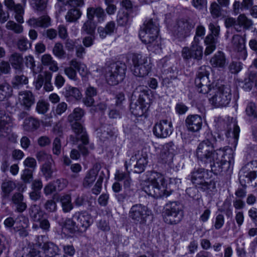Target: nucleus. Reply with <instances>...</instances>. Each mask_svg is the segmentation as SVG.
Returning <instances> with one entry per match:
<instances>
[{
  "label": "nucleus",
  "instance_id": "1",
  "mask_svg": "<svg viewBox=\"0 0 257 257\" xmlns=\"http://www.w3.org/2000/svg\"><path fill=\"white\" fill-rule=\"evenodd\" d=\"M234 163L233 152L232 149L226 147L214 150L212 162L209 166L215 174L227 171Z\"/></svg>",
  "mask_w": 257,
  "mask_h": 257
},
{
  "label": "nucleus",
  "instance_id": "2",
  "mask_svg": "<svg viewBox=\"0 0 257 257\" xmlns=\"http://www.w3.org/2000/svg\"><path fill=\"white\" fill-rule=\"evenodd\" d=\"M159 29L158 24L152 19L146 21L139 33L143 43L148 45V49L155 51L161 49V42L158 37Z\"/></svg>",
  "mask_w": 257,
  "mask_h": 257
},
{
  "label": "nucleus",
  "instance_id": "3",
  "mask_svg": "<svg viewBox=\"0 0 257 257\" xmlns=\"http://www.w3.org/2000/svg\"><path fill=\"white\" fill-rule=\"evenodd\" d=\"M208 93L209 102L215 108L227 106L232 97L231 88L227 85L212 84V88Z\"/></svg>",
  "mask_w": 257,
  "mask_h": 257
},
{
  "label": "nucleus",
  "instance_id": "4",
  "mask_svg": "<svg viewBox=\"0 0 257 257\" xmlns=\"http://www.w3.org/2000/svg\"><path fill=\"white\" fill-rule=\"evenodd\" d=\"M150 183L148 186V194L154 197H167L171 194V191L167 187V181L160 173L152 172L148 178Z\"/></svg>",
  "mask_w": 257,
  "mask_h": 257
},
{
  "label": "nucleus",
  "instance_id": "5",
  "mask_svg": "<svg viewBox=\"0 0 257 257\" xmlns=\"http://www.w3.org/2000/svg\"><path fill=\"white\" fill-rule=\"evenodd\" d=\"M218 139L211 134L198 145L196 154L199 160L205 164H211L214 148L218 146V143L221 141L219 135Z\"/></svg>",
  "mask_w": 257,
  "mask_h": 257
},
{
  "label": "nucleus",
  "instance_id": "6",
  "mask_svg": "<svg viewBox=\"0 0 257 257\" xmlns=\"http://www.w3.org/2000/svg\"><path fill=\"white\" fill-rule=\"evenodd\" d=\"M126 70V66L123 63L116 62L110 64L106 69L105 78L107 83L114 85L121 82Z\"/></svg>",
  "mask_w": 257,
  "mask_h": 257
},
{
  "label": "nucleus",
  "instance_id": "7",
  "mask_svg": "<svg viewBox=\"0 0 257 257\" xmlns=\"http://www.w3.org/2000/svg\"><path fill=\"white\" fill-rule=\"evenodd\" d=\"M191 180L196 187L204 191L215 188V182L208 178V171L203 168L195 169L191 174Z\"/></svg>",
  "mask_w": 257,
  "mask_h": 257
},
{
  "label": "nucleus",
  "instance_id": "8",
  "mask_svg": "<svg viewBox=\"0 0 257 257\" xmlns=\"http://www.w3.org/2000/svg\"><path fill=\"white\" fill-rule=\"evenodd\" d=\"M183 217V211L180 203L174 201L166 204L164 216L166 223L176 224L181 221Z\"/></svg>",
  "mask_w": 257,
  "mask_h": 257
},
{
  "label": "nucleus",
  "instance_id": "9",
  "mask_svg": "<svg viewBox=\"0 0 257 257\" xmlns=\"http://www.w3.org/2000/svg\"><path fill=\"white\" fill-rule=\"evenodd\" d=\"M207 68L209 69V67L206 66H201L195 79V84L198 91L203 94L208 93L212 88V86L209 84V73Z\"/></svg>",
  "mask_w": 257,
  "mask_h": 257
},
{
  "label": "nucleus",
  "instance_id": "10",
  "mask_svg": "<svg viewBox=\"0 0 257 257\" xmlns=\"http://www.w3.org/2000/svg\"><path fill=\"white\" fill-rule=\"evenodd\" d=\"M150 213V211L146 206L142 204H136L130 208L128 215L134 222L143 224L146 223Z\"/></svg>",
  "mask_w": 257,
  "mask_h": 257
},
{
  "label": "nucleus",
  "instance_id": "11",
  "mask_svg": "<svg viewBox=\"0 0 257 257\" xmlns=\"http://www.w3.org/2000/svg\"><path fill=\"white\" fill-rule=\"evenodd\" d=\"M173 131L171 121L162 119L157 122L154 126V135L158 138H165L170 136Z\"/></svg>",
  "mask_w": 257,
  "mask_h": 257
},
{
  "label": "nucleus",
  "instance_id": "12",
  "mask_svg": "<svg viewBox=\"0 0 257 257\" xmlns=\"http://www.w3.org/2000/svg\"><path fill=\"white\" fill-rule=\"evenodd\" d=\"M76 221L79 232H85L92 223L91 215L86 211L76 212L73 215Z\"/></svg>",
  "mask_w": 257,
  "mask_h": 257
},
{
  "label": "nucleus",
  "instance_id": "13",
  "mask_svg": "<svg viewBox=\"0 0 257 257\" xmlns=\"http://www.w3.org/2000/svg\"><path fill=\"white\" fill-rule=\"evenodd\" d=\"M174 147L172 142L164 145L158 156V160L162 163L170 164L172 162L174 157Z\"/></svg>",
  "mask_w": 257,
  "mask_h": 257
},
{
  "label": "nucleus",
  "instance_id": "14",
  "mask_svg": "<svg viewBox=\"0 0 257 257\" xmlns=\"http://www.w3.org/2000/svg\"><path fill=\"white\" fill-rule=\"evenodd\" d=\"M202 118L198 114L189 115L185 119L186 127L191 132H199L202 128Z\"/></svg>",
  "mask_w": 257,
  "mask_h": 257
},
{
  "label": "nucleus",
  "instance_id": "15",
  "mask_svg": "<svg viewBox=\"0 0 257 257\" xmlns=\"http://www.w3.org/2000/svg\"><path fill=\"white\" fill-rule=\"evenodd\" d=\"M193 26L187 21L180 20L174 27V34L180 39H184L189 36Z\"/></svg>",
  "mask_w": 257,
  "mask_h": 257
},
{
  "label": "nucleus",
  "instance_id": "16",
  "mask_svg": "<svg viewBox=\"0 0 257 257\" xmlns=\"http://www.w3.org/2000/svg\"><path fill=\"white\" fill-rule=\"evenodd\" d=\"M86 16L88 19L94 21L95 17L98 23L103 22L106 18V15L104 10L99 6L96 7H89L87 9Z\"/></svg>",
  "mask_w": 257,
  "mask_h": 257
},
{
  "label": "nucleus",
  "instance_id": "17",
  "mask_svg": "<svg viewBox=\"0 0 257 257\" xmlns=\"http://www.w3.org/2000/svg\"><path fill=\"white\" fill-rule=\"evenodd\" d=\"M99 172L97 166H94L92 168L86 172L82 181V185L84 188H90L96 181Z\"/></svg>",
  "mask_w": 257,
  "mask_h": 257
},
{
  "label": "nucleus",
  "instance_id": "18",
  "mask_svg": "<svg viewBox=\"0 0 257 257\" xmlns=\"http://www.w3.org/2000/svg\"><path fill=\"white\" fill-rule=\"evenodd\" d=\"M19 100L25 108L29 109L35 102V97L30 91H22L19 93Z\"/></svg>",
  "mask_w": 257,
  "mask_h": 257
},
{
  "label": "nucleus",
  "instance_id": "19",
  "mask_svg": "<svg viewBox=\"0 0 257 257\" xmlns=\"http://www.w3.org/2000/svg\"><path fill=\"white\" fill-rule=\"evenodd\" d=\"M246 34L241 36L238 34L233 35L231 39L230 44L232 49L237 52L244 51L245 48Z\"/></svg>",
  "mask_w": 257,
  "mask_h": 257
},
{
  "label": "nucleus",
  "instance_id": "20",
  "mask_svg": "<svg viewBox=\"0 0 257 257\" xmlns=\"http://www.w3.org/2000/svg\"><path fill=\"white\" fill-rule=\"evenodd\" d=\"M137 163L134 166V172L141 173L145 170V168L148 164V154L143 151L137 152Z\"/></svg>",
  "mask_w": 257,
  "mask_h": 257
},
{
  "label": "nucleus",
  "instance_id": "21",
  "mask_svg": "<svg viewBox=\"0 0 257 257\" xmlns=\"http://www.w3.org/2000/svg\"><path fill=\"white\" fill-rule=\"evenodd\" d=\"M44 253L47 257H67L65 255L58 253L59 249L58 247L53 242L44 243L42 246Z\"/></svg>",
  "mask_w": 257,
  "mask_h": 257
},
{
  "label": "nucleus",
  "instance_id": "22",
  "mask_svg": "<svg viewBox=\"0 0 257 257\" xmlns=\"http://www.w3.org/2000/svg\"><path fill=\"white\" fill-rule=\"evenodd\" d=\"M28 23L34 28H47L51 25V19L48 16L44 15L37 19L32 18L29 20Z\"/></svg>",
  "mask_w": 257,
  "mask_h": 257
},
{
  "label": "nucleus",
  "instance_id": "23",
  "mask_svg": "<svg viewBox=\"0 0 257 257\" xmlns=\"http://www.w3.org/2000/svg\"><path fill=\"white\" fill-rule=\"evenodd\" d=\"M72 129L77 136H80L83 145L88 144V137L83 126L78 122L75 121L71 124Z\"/></svg>",
  "mask_w": 257,
  "mask_h": 257
},
{
  "label": "nucleus",
  "instance_id": "24",
  "mask_svg": "<svg viewBox=\"0 0 257 257\" xmlns=\"http://www.w3.org/2000/svg\"><path fill=\"white\" fill-rule=\"evenodd\" d=\"M12 200L15 206L16 211L22 213L26 209L27 205L24 201V196L21 193H15L13 195Z\"/></svg>",
  "mask_w": 257,
  "mask_h": 257
},
{
  "label": "nucleus",
  "instance_id": "25",
  "mask_svg": "<svg viewBox=\"0 0 257 257\" xmlns=\"http://www.w3.org/2000/svg\"><path fill=\"white\" fill-rule=\"evenodd\" d=\"M200 43L199 38H194L190 47L192 57L198 60L201 59L203 56V47L200 45Z\"/></svg>",
  "mask_w": 257,
  "mask_h": 257
},
{
  "label": "nucleus",
  "instance_id": "26",
  "mask_svg": "<svg viewBox=\"0 0 257 257\" xmlns=\"http://www.w3.org/2000/svg\"><path fill=\"white\" fill-rule=\"evenodd\" d=\"M237 25H235V30L237 32H240L242 28L244 30L249 29L252 25V22L244 14H240L237 18Z\"/></svg>",
  "mask_w": 257,
  "mask_h": 257
},
{
  "label": "nucleus",
  "instance_id": "27",
  "mask_svg": "<svg viewBox=\"0 0 257 257\" xmlns=\"http://www.w3.org/2000/svg\"><path fill=\"white\" fill-rule=\"evenodd\" d=\"M148 107V103H140L137 101L131 104L130 110L136 116H142L147 111Z\"/></svg>",
  "mask_w": 257,
  "mask_h": 257
},
{
  "label": "nucleus",
  "instance_id": "28",
  "mask_svg": "<svg viewBox=\"0 0 257 257\" xmlns=\"http://www.w3.org/2000/svg\"><path fill=\"white\" fill-rule=\"evenodd\" d=\"M217 43V38H215L212 34H208L204 39V44L206 46L204 54L208 55L211 54L216 49Z\"/></svg>",
  "mask_w": 257,
  "mask_h": 257
},
{
  "label": "nucleus",
  "instance_id": "29",
  "mask_svg": "<svg viewBox=\"0 0 257 257\" xmlns=\"http://www.w3.org/2000/svg\"><path fill=\"white\" fill-rule=\"evenodd\" d=\"M16 188V184L14 181L9 179L5 180L1 185L2 196L4 198L9 197Z\"/></svg>",
  "mask_w": 257,
  "mask_h": 257
},
{
  "label": "nucleus",
  "instance_id": "30",
  "mask_svg": "<svg viewBox=\"0 0 257 257\" xmlns=\"http://www.w3.org/2000/svg\"><path fill=\"white\" fill-rule=\"evenodd\" d=\"M12 132V123L10 118H6V119L1 118L0 120V138L8 137L11 139L9 136Z\"/></svg>",
  "mask_w": 257,
  "mask_h": 257
},
{
  "label": "nucleus",
  "instance_id": "31",
  "mask_svg": "<svg viewBox=\"0 0 257 257\" xmlns=\"http://www.w3.org/2000/svg\"><path fill=\"white\" fill-rule=\"evenodd\" d=\"M152 68L151 61L147 62L145 64L137 66L136 68H133L132 71L134 75L143 77L147 75Z\"/></svg>",
  "mask_w": 257,
  "mask_h": 257
},
{
  "label": "nucleus",
  "instance_id": "32",
  "mask_svg": "<svg viewBox=\"0 0 257 257\" xmlns=\"http://www.w3.org/2000/svg\"><path fill=\"white\" fill-rule=\"evenodd\" d=\"M211 65L214 67L223 68L226 64L224 54L221 51L217 52L211 58L210 61Z\"/></svg>",
  "mask_w": 257,
  "mask_h": 257
},
{
  "label": "nucleus",
  "instance_id": "33",
  "mask_svg": "<svg viewBox=\"0 0 257 257\" xmlns=\"http://www.w3.org/2000/svg\"><path fill=\"white\" fill-rule=\"evenodd\" d=\"M41 62L43 65L48 66L51 71L55 72L59 69L57 62L50 54L43 55L41 57Z\"/></svg>",
  "mask_w": 257,
  "mask_h": 257
},
{
  "label": "nucleus",
  "instance_id": "34",
  "mask_svg": "<svg viewBox=\"0 0 257 257\" xmlns=\"http://www.w3.org/2000/svg\"><path fill=\"white\" fill-rule=\"evenodd\" d=\"M150 92V90L147 87L139 86L134 91V94L135 96L138 95V99L137 101L140 103H147L146 100L148 97Z\"/></svg>",
  "mask_w": 257,
  "mask_h": 257
},
{
  "label": "nucleus",
  "instance_id": "35",
  "mask_svg": "<svg viewBox=\"0 0 257 257\" xmlns=\"http://www.w3.org/2000/svg\"><path fill=\"white\" fill-rule=\"evenodd\" d=\"M30 218L35 222L40 221L44 215V212L41 207L37 204H33L29 208Z\"/></svg>",
  "mask_w": 257,
  "mask_h": 257
},
{
  "label": "nucleus",
  "instance_id": "36",
  "mask_svg": "<svg viewBox=\"0 0 257 257\" xmlns=\"http://www.w3.org/2000/svg\"><path fill=\"white\" fill-rule=\"evenodd\" d=\"M115 179L118 181H124V187L129 188L131 186L132 180L130 175V171L123 172L122 171L117 170L115 174Z\"/></svg>",
  "mask_w": 257,
  "mask_h": 257
},
{
  "label": "nucleus",
  "instance_id": "37",
  "mask_svg": "<svg viewBox=\"0 0 257 257\" xmlns=\"http://www.w3.org/2000/svg\"><path fill=\"white\" fill-rule=\"evenodd\" d=\"M62 210L65 213L70 212L73 208V205L71 202V197L69 194H65L60 198Z\"/></svg>",
  "mask_w": 257,
  "mask_h": 257
},
{
  "label": "nucleus",
  "instance_id": "38",
  "mask_svg": "<svg viewBox=\"0 0 257 257\" xmlns=\"http://www.w3.org/2000/svg\"><path fill=\"white\" fill-rule=\"evenodd\" d=\"M39 126V121L36 118L33 117H27L25 118L23 124L24 130L28 132L34 131L37 130Z\"/></svg>",
  "mask_w": 257,
  "mask_h": 257
},
{
  "label": "nucleus",
  "instance_id": "39",
  "mask_svg": "<svg viewBox=\"0 0 257 257\" xmlns=\"http://www.w3.org/2000/svg\"><path fill=\"white\" fill-rule=\"evenodd\" d=\"M133 68H136L137 66H140L150 61V59L146 56L141 54H133L131 57Z\"/></svg>",
  "mask_w": 257,
  "mask_h": 257
},
{
  "label": "nucleus",
  "instance_id": "40",
  "mask_svg": "<svg viewBox=\"0 0 257 257\" xmlns=\"http://www.w3.org/2000/svg\"><path fill=\"white\" fill-rule=\"evenodd\" d=\"M12 88L7 82L0 83V101L5 100L12 95Z\"/></svg>",
  "mask_w": 257,
  "mask_h": 257
},
{
  "label": "nucleus",
  "instance_id": "41",
  "mask_svg": "<svg viewBox=\"0 0 257 257\" xmlns=\"http://www.w3.org/2000/svg\"><path fill=\"white\" fill-rule=\"evenodd\" d=\"M69 64L77 70L82 77L88 75V71L85 64L77 61L76 59H73L70 61Z\"/></svg>",
  "mask_w": 257,
  "mask_h": 257
},
{
  "label": "nucleus",
  "instance_id": "42",
  "mask_svg": "<svg viewBox=\"0 0 257 257\" xmlns=\"http://www.w3.org/2000/svg\"><path fill=\"white\" fill-rule=\"evenodd\" d=\"M81 15L80 10L75 8L71 9L67 12L65 16V20L67 22H75L80 18Z\"/></svg>",
  "mask_w": 257,
  "mask_h": 257
},
{
  "label": "nucleus",
  "instance_id": "43",
  "mask_svg": "<svg viewBox=\"0 0 257 257\" xmlns=\"http://www.w3.org/2000/svg\"><path fill=\"white\" fill-rule=\"evenodd\" d=\"M65 96L69 99L74 98L75 100H79L81 98L82 94L78 88L69 87L65 92Z\"/></svg>",
  "mask_w": 257,
  "mask_h": 257
},
{
  "label": "nucleus",
  "instance_id": "44",
  "mask_svg": "<svg viewBox=\"0 0 257 257\" xmlns=\"http://www.w3.org/2000/svg\"><path fill=\"white\" fill-rule=\"evenodd\" d=\"M23 59L22 56L19 53L13 54L10 58V62L12 66L20 71L23 64Z\"/></svg>",
  "mask_w": 257,
  "mask_h": 257
},
{
  "label": "nucleus",
  "instance_id": "45",
  "mask_svg": "<svg viewBox=\"0 0 257 257\" xmlns=\"http://www.w3.org/2000/svg\"><path fill=\"white\" fill-rule=\"evenodd\" d=\"M95 28L96 25L93 21L87 19L82 27L81 32L92 36L95 33Z\"/></svg>",
  "mask_w": 257,
  "mask_h": 257
},
{
  "label": "nucleus",
  "instance_id": "46",
  "mask_svg": "<svg viewBox=\"0 0 257 257\" xmlns=\"http://www.w3.org/2000/svg\"><path fill=\"white\" fill-rule=\"evenodd\" d=\"M20 253L21 257H43L39 251L29 246L23 247Z\"/></svg>",
  "mask_w": 257,
  "mask_h": 257
},
{
  "label": "nucleus",
  "instance_id": "47",
  "mask_svg": "<svg viewBox=\"0 0 257 257\" xmlns=\"http://www.w3.org/2000/svg\"><path fill=\"white\" fill-rule=\"evenodd\" d=\"M28 83V78L23 74H17L12 80V84L14 87L19 88L20 86Z\"/></svg>",
  "mask_w": 257,
  "mask_h": 257
},
{
  "label": "nucleus",
  "instance_id": "48",
  "mask_svg": "<svg viewBox=\"0 0 257 257\" xmlns=\"http://www.w3.org/2000/svg\"><path fill=\"white\" fill-rule=\"evenodd\" d=\"M64 227L71 233L79 232L76 221L73 218L66 219L64 223Z\"/></svg>",
  "mask_w": 257,
  "mask_h": 257
},
{
  "label": "nucleus",
  "instance_id": "49",
  "mask_svg": "<svg viewBox=\"0 0 257 257\" xmlns=\"http://www.w3.org/2000/svg\"><path fill=\"white\" fill-rule=\"evenodd\" d=\"M18 49L21 51H25L31 47V43L25 37H20L17 42Z\"/></svg>",
  "mask_w": 257,
  "mask_h": 257
},
{
  "label": "nucleus",
  "instance_id": "50",
  "mask_svg": "<svg viewBox=\"0 0 257 257\" xmlns=\"http://www.w3.org/2000/svg\"><path fill=\"white\" fill-rule=\"evenodd\" d=\"M41 171L46 180L51 179L54 170L52 168L51 162L45 163L42 167Z\"/></svg>",
  "mask_w": 257,
  "mask_h": 257
},
{
  "label": "nucleus",
  "instance_id": "51",
  "mask_svg": "<svg viewBox=\"0 0 257 257\" xmlns=\"http://www.w3.org/2000/svg\"><path fill=\"white\" fill-rule=\"evenodd\" d=\"M53 53L59 59H62L65 57L66 53L61 43H57L55 44L53 49Z\"/></svg>",
  "mask_w": 257,
  "mask_h": 257
},
{
  "label": "nucleus",
  "instance_id": "52",
  "mask_svg": "<svg viewBox=\"0 0 257 257\" xmlns=\"http://www.w3.org/2000/svg\"><path fill=\"white\" fill-rule=\"evenodd\" d=\"M84 110L79 107L75 108L72 113L68 116V119L70 121L73 120H79L84 115Z\"/></svg>",
  "mask_w": 257,
  "mask_h": 257
},
{
  "label": "nucleus",
  "instance_id": "53",
  "mask_svg": "<svg viewBox=\"0 0 257 257\" xmlns=\"http://www.w3.org/2000/svg\"><path fill=\"white\" fill-rule=\"evenodd\" d=\"M52 74L49 71L45 72V81L44 88L47 91H51L53 89V86L51 83Z\"/></svg>",
  "mask_w": 257,
  "mask_h": 257
},
{
  "label": "nucleus",
  "instance_id": "54",
  "mask_svg": "<svg viewBox=\"0 0 257 257\" xmlns=\"http://www.w3.org/2000/svg\"><path fill=\"white\" fill-rule=\"evenodd\" d=\"M117 21L121 26L126 25L128 22V16L127 13L122 10L119 11L117 16Z\"/></svg>",
  "mask_w": 257,
  "mask_h": 257
},
{
  "label": "nucleus",
  "instance_id": "55",
  "mask_svg": "<svg viewBox=\"0 0 257 257\" xmlns=\"http://www.w3.org/2000/svg\"><path fill=\"white\" fill-rule=\"evenodd\" d=\"M220 7L221 6L216 2H213L211 4L210 11L213 18H217L221 16V12Z\"/></svg>",
  "mask_w": 257,
  "mask_h": 257
},
{
  "label": "nucleus",
  "instance_id": "56",
  "mask_svg": "<svg viewBox=\"0 0 257 257\" xmlns=\"http://www.w3.org/2000/svg\"><path fill=\"white\" fill-rule=\"evenodd\" d=\"M8 29L13 31L16 33L20 34L23 32V27L19 24H16L13 21H9L6 25Z\"/></svg>",
  "mask_w": 257,
  "mask_h": 257
},
{
  "label": "nucleus",
  "instance_id": "57",
  "mask_svg": "<svg viewBox=\"0 0 257 257\" xmlns=\"http://www.w3.org/2000/svg\"><path fill=\"white\" fill-rule=\"evenodd\" d=\"M44 207L48 212H54L57 209V204L53 199L47 200L44 204Z\"/></svg>",
  "mask_w": 257,
  "mask_h": 257
},
{
  "label": "nucleus",
  "instance_id": "58",
  "mask_svg": "<svg viewBox=\"0 0 257 257\" xmlns=\"http://www.w3.org/2000/svg\"><path fill=\"white\" fill-rule=\"evenodd\" d=\"M21 178L24 183H30L33 179V171L29 169H25L23 171Z\"/></svg>",
  "mask_w": 257,
  "mask_h": 257
},
{
  "label": "nucleus",
  "instance_id": "59",
  "mask_svg": "<svg viewBox=\"0 0 257 257\" xmlns=\"http://www.w3.org/2000/svg\"><path fill=\"white\" fill-rule=\"evenodd\" d=\"M114 135V132L111 127H107L106 129L104 128V130L101 132L100 135V139L102 141H105L106 139H108L112 137Z\"/></svg>",
  "mask_w": 257,
  "mask_h": 257
},
{
  "label": "nucleus",
  "instance_id": "60",
  "mask_svg": "<svg viewBox=\"0 0 257 257\" xmlns=\"http://www.w3.org/2000/svg\"><path fill=\"white\" fill-rule=\"evenodd\" d=\"M36 158L39 162H50L52 161V157L44 151H40L37 153Z\"/></svg>",
  "mask_w": 257,
  "mask_h": 257
},
{
  "label": "nucleus",
  "instance_id": "61",
  "mask_svg": "<svg viewBox=\"0 0 257 257\" xmlns=\"http://www.w3.org/2000/svg\"><path fill=\"white\" fill-rule=\"evenodd\" d=\"M245 112L249 116L257 117V110L256 111L255 104L253 102H250L246 106Z\"/></svg>",
  "mask_w": 257,
  "mask_h": 257
},
{
  "label": "nucleus",
  "instance_id": "62",
  "mask_svg": "<svg viewBox=\"0 0 257 257\" xmlns=\"http://www.w3.org/2000/svg\"><path fill=\"white\" fill-rule=\"evenodd\" d=\"M49 104L46 102L40 100L37 102L36 109L39 113L44 114L48 109Z\"/></svg>",
  "mask_w": 257,
  "mask_h": 257
},
{
  "label": "nucleus",
  "instance_id": "63",
  "mask_svg": "<svg viewBox=\"0 0 257 257\" xmlns=\"http://www.w3.org/2000/svg\"><path fill=\"white\" fill-rule=\"evenodd\" d=\"M15 12V19L20 23L24 22L23 14H24V10L21 5H18L16 8Z\"/></svg>",
  "mask_w": 257,
  "mask_h": 257
},
{
  "label": "nucleus",
  "instance_id": "64",
  "mask_svg": "<svg viewBox=\"0 0 257 257\" xmlns=\"http://www.w3.org/2000/svg\"><path fill=\"white\" fill-rule=\"evenodd\" d=\"M65 74L72 80H76L77 74L76 69L70 65V67H66L64 69Z\"/></svg>",
  "mask_w": 257,
  "mask_h": 257
}]
</instances>
